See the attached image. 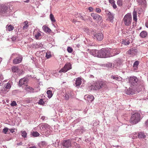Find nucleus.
Here are the masks:
<instances>
[{"mask_svg":"<svg viewBox=\"0 0 148 148\" xmlns=\"http://www.w3.org/2000/svg\"><path fill=\"white\" fill-rule=\"evenodd\" d=\"M108 48H102L100 50H92L88 49L87 51L90 54L99 58H106L109 57Z\"/></svg>","mask_w":148,"mask_h":148,"instance_id":"f257e3e1","label":"nucleus"},{"mask_svg":"<svg viewBox=\"0 0 148 148\" xmlns=\"http://www.w3.org/2000/svg\"><path fill=\"white\" fill-rule=\"evenodd\" d=\"M38 127H39L40 132L42 134L47 136L50 134L49 126L47 124L42 123L39 125Z\"/></svg>","mask_w":148,"mask_h":148,"instance_id":"f03ea898","label":"nucleus"},{"mask_svg":"<svg viewBox=\"0 0 148 148\" xmlns=\"http://www.w3.org/2000/svg\"><path fill=\"white\" fill-rule=\"evenodd\" d=\"M140 116L138 113H136L132 114L130 119V123L132 124H136L138 123L140 120Z\"/></svg>","mask_w":148,"mask_h":148,"instance_id":"7ed1b4c3","label":"nucleus"},{"mask_svg":"<svg viewBox=\"0 0 148 148\" xmlns=\"http://www.w3.org/2000/svg\"><path fill=\"white\" fill-rule=\"evenodd\" d=\"M132 20V16L130 13L126 14L123 19L125 25L127 26H130L131 25Z\"/></svg>","mask_w":148,"mask_h":148,"instance_id":"20e7f679","label":"nucleus"},{"mask_svg":"<svg viewBox=\"0 0 148 148\" xmlns=\"http://www.w3.org/2000/svg\"><path fill=\"white\" fill-rule=\"evenodd\" d=\"M108 53H109V57H110L113 56H114L115 55L119 54L120 53V51L118 49H111L108 48Z\"/></svg>","mask_w":148,"mask_h":148,"instance_id":"39448f33","label":"nucleus"},{"mask_svg":"<svg viewBox=\"0 0 148 148\" xmlns=\"http://www.w3.org/2000/svg\"><path fill=\"white\" fill-rule=\"evenodd\" d=\"M93 38L98 41H101L103 38V35L102 33L99 32L94 34Z\"/></svg>","mask_w":148,"mask_h":148,"instance_id":"423d86ee","label":"nucleus"},{"mask_svg":"<svg viewBox=\"0 0 148 148\" xmlns=\"http://www.w3.org/2000/svg\"><path fill=\"white\" fill-rule=\"evenodd\" d=\"M138 79L135 76L130 77L129 79V81L131 86H134L137 84Z\"/></svg>","mask_w":148,"mask_h":148,"instance_id":"0eeeda50","label":"nucleus"},{"mask_svg":"<svg viewBox=\"0 0 148 148\" xmlns=\"http://www.w3.org/2000/svg\"><path fill=\"white\" fill-rule=\"evenodd\" d=\"M135 137L136 138H138L140 139H145L146 137V135L144 133L142 132H139L138 133L134 134Z\"/></svg>","mask_w":148,"mask_h":148,"instance_id":"6e6552de","label":"nucleus"},{"mask_svg":"<svg viewBox=\"0 0 148 148\" xmlns=\"http://www.w3.org/2000/svg\"><path fill=\"white\" fill-rule=\"evenodd\" d=\"M8 10V7L4 4L0 5V14L5 13Z\"/></svg>","mask_w":148,"mask_h":148,"instance_id":"1a4fd4ad","label":"nucleus"},{"mask_svg":"<svg viewBox=\"0 0 148 148\" xmlns=\"http://www.w3.org/2000/svg\"><path fill=\"white\" fill-rule=\"evenodd\" d=\"M41 32L37 30H35L33 33L36 39H40L42 36Z\"/></svg>","mask_w":148,"mask_h":148,"instance_id":"9d476101","label":"nucleus"},{"mask_svg":"<svg viewBox=\"0 0 148 148\" xmlns=\"http://www.w3.org/2000/svg\"><path fill=\"white\" fill-rule=\"evenodd\" d=\"M105 12L106 14L108 15L109 20L111 22H113L114 18V16L113 14L108 10H106Z\"/></svg>","mask_w":148,"mask_h":148,"instance_id":"9b49d317","label":"nucleus"},{"mask_svg":"<svg viewBox=\"0 0 148 148\" xmlns=\"http://www.w3.org/2000/svg\"><path fill=\"white\" fill-rule=\"evenodd\" d=\"M22 59L23 58L21 56H19L13 60V63L14 64L19 63L22 61Z\"/></svg>","mask_w":148,"mask_h":148,"instance_id":"f8f14e48","label":"nucleus"},{"mask_svg":"<svg viewBox=\"0 0 148 148\" xmlns=\"http://www.w3.org/2000/svg\"><path fill=\"white\" fill-rule=\"evenodd\" d=\"M133 20L135 21L134 22H133V26H136V22H137V12L134 10L133 12Z\"/></svg>","mask_w":148,"mask_h":148,"instance_id":"ddd939ff","label":"nucleus"},{"mask_svg":"<svg viewBox=\"0 0 148 148\" xmlns=\"http://www.w3.org/2000/svg\"><path fill=\"white\" fill-rule=\"evenodd\" d=\"M104 84L102 82H97L95 83V86L96 89H99L103 86Z\"/></svg>","mask_w":148,"mask_h":148,"instance_id":"4468645a","label":"nucleus"},{"mask_svg":"<svg viewBox=\"0 0 148 148\" xmlns=\"http://www.w3.org/2000/svg\"><path fill=\"white\" fill-rule=\"evenodd\" d=\"M122 60L121 59L118 58L114 61V64L117 66H119L122 64Z\"/></svg>","mask_w":148,"mask_h":148,"instance_id":"2eb2a0df","label":"nucleus"},{"mask_svg":"<svg viewBox=\"0 0 148 148\" xmlns=\"http://www.w3.org/2000/svg\"><path fill=\"white\" fill-rule=\"evenodd\" d=\"M131 40L128 38H125L122 39L121 41L122 44L125 45H129L130 43V41Z\"/></svg>","mask_w":148,"mask_h":148,"instance_id":"dca6fc26","label":"nucleus"},{"mask_svg":"<svg viewBox=\"0 0 148 148\" xmlns=\"http://www.w3.org/2000/svg\"><path fill=\"white\" fill-rule=\"evenodd\" d=\"M82 83V79L80 77H78L76 79L75 84V86L77 87L78 88L81 84Z\"/></svg>","mask_w":148,"mask_h":148,"instance_id":"f3484780","label":"nucleus"},{"mask_svg":"<svg viewBox=\"0 0 148 148\" xmlns=\"http://www.w3.org/2000/svg\"><path fill=\"white\" fill-rule=\"evenodd\" d=\"M47 145V143L45 141H42L39 143V146L40 148L45 147Z\"/></svg>","mask_w":148,"mask_h":148,"instance_id":"a211bd4d","label":"nucleus"},{"mask_svg":"<svg viewBox=\"0 0 148 148\" xmlns=\"http://www.w3.org/2000/svg\"><path fill=\"white\" fill-rule=\"evenodd\" d=\"M91 16L94 20H99L100 18V16L96 13H92Z\"/></svg>","mask_w":148,"mask_h":148,"instance_id":"6ab92c4d","label":"nucleus"},{"mask_svg":"<svg viewBox=\"0 0 148 148\" xmlns=\"http://www.w3.org/2000/svg\"><path fill=\"white\" fill-rule=\"evenodd\" d=\"M137 51V50L134 48H132L128 50L127 51V53L129 55H133L134 52H136Z\"/></svg>","mask_w":148,"mask_h":148,"instance_id":"aec40b11","label":"nucleus"},{"mask_svg":"<svg viewBox=\"0 0 148 148\" xmlns=\"http://www.w3.org/2000/svg\"><path fill=\"white\" fill-rule=\"evenodd\" d=\"M42 29L44 31L47 33H50L51 32V29L46 25H44L42 27Z\"/></svg>","mask_w":148,"mask_h":148,"instance_id":"412c9836","label":"nucleus"},{"mask_svg":"<svg viewBox=\"0 0 148 148\" xmlns=\"http://www.w3.org/2000/svg\"><path fill=\"white\" fill-rule=\"evenodd\" d=\"M71 69V65L70 63L67 62L65 64V72Z\"/></svg>","mask_w":148,"mask_h":148,"instance_id":"4be33fe9","label":"nucleus"},{"mask_svg":"<svg viewBox=\"0 0 148 148\" xmlns=\"http://www.w3.org/2000/svg\"><path fill=\"white\" fill-rule=\"evenodd\" d=\"M85 97H87V100L89 101H90L91 102L93 101L94 99V97L91 95H86Z\"/></svg>","mask_w":148,"mask_h":148,"instance_id":"5701e85b","label":"nucleus"},{"mask_svg":"<svg viewBox=\"0 0 148 148\" xmlns=\"http://www.w3.org/2000/svg\"><path fill=\"white\" fill-rule=\"evenodd\" d=\"M12 71L13 73H18V71H20V69L18 66H12L11 68Z\"/></svg>","mask_w":148,"mask_h":148,"instance_id":"b1692460","label":"nucleus"},{"mask_svg":"<svg viewBox=\"0 0 148 148\" xmlns=\"http://www.w3.org/2000/svg\"><path fill=\"white\" fill-rule=\"evenodd\" d=\"M147 32L146 31H144L140 32L139 35L142 38H145L147 37Z\"/></svg>","mask_w":148,"mask_h":148,"instance_id":"393cba45","label":"nucleus"},{"mask_svg":"<svg viewBox=\"0 0 148 148\" xmlns=\"http://www.w3.org/2000/svg\"><path fill=\"white\" fill-rule=\"evenodd\" d=\"M27 79L26 78H23L20 79L19 81V85L21 86L26 82Z\"/></svg>","mask_w":148,"mask_h":148,"instance_id":"a878e982","label":"nucleus"},{"mask_svg":"<svg viewBox=\"0 0 148 148\" xmlns=\"http://www.w3.org/2000/svg\"><path fill=\"white\" fill-rule=\"evenodd\" d=\"M23 29H27L29 27L28 22L27 21H24L23 23Z\"/></svg>","mask_w":148,"mask_h":148,"instance_id":"bb28decb","label":"nucleus"},{"mask_svg":"<svg viewBox=\"0 0 148 148\" xmlns=\"http://www.w3.org/2000/svg\"><path fill=\"white\" fill-rule=\"evenodd\" d=\"M6 30L9 31L13 30L14 29V27L11 25H8L6 26Z\"/></svg>","mask_w":148,"mask_h":148,"instance_id":"cd10ccee","label":"nucleus"},{"mask_svg":"<svg viewBox=\"0 0 148 148\" xmlns=\"http://www.w3.org/2000/svg\"><path fill=\"white\" fill-rule=\"evenodd\" d=\"M71 140L69 139L67 140H65V147H69L71 146Z\"/></svg>","mask_w":148,"mask_h":148,"instance_id":"c85d7f7f","label":"nucleus"},{"mask_svg":"<svg viewBox=\"0 0 148 148\" xmlns=\"http://www.w3.org/2000/svg\"><path fill=\"white\" fill-rule=\"evenodd\" d=\"M139 62L138 61H136L133 64V68L134 69L136 70L138 68V66L139 65Z\"/></svg>","mask_w":148,"mask_h":148,"instance_id":"c756f323","label":"nucleus"},{"mask_svg":"<svg viewBox=\"0 0 148 148\" xmlns=\"http://www.w3.org/2000/svg\"><path fill=\"white\" fill-rule=\"evenodd\" d=\"M26 90L29 92H33L34 89L32 87L28 86L27 85L25 87Z\"/></svg>","mask_w":148,"mask_h":148,"instance_id":"7c9ffc66","label":"nucleus"},{"mask_svg":"<svg viewBox=\"0 0 148 148\" xmlns=\"http://www.w3.org/2000/svg\"><path fill=\"white\" fill-rule=\"evenodd\" d=\"M138 5L145 4L146 2V0H136Z\"/></svg>","mask_w":148,"mask_h":148,"instance_id":"2f4dec72","label":"nucleus"},{"mask_svg":"<svg viewBox=\"0 0 148 148\" xmlns=\"http://www.w3.org/2000/svg\"><path fill=\"white\" fill-rule=\"evenodd\" d=\"M32 135L34 137H36L39 136L40 134L37 131H33L31 133Z\"/></svg>","mask_w":148,"mask_h":148,"instance_id":"473e14b6","label":"nucleus"},{"mask_svg":"<svg viewBox=\"0 0 148 148\" xmlns=\"http://www.w3.org/2000/svg\"><path fill=\"white\" fill-rule=\"evenodd\" d=\"M47 97L49 99L51 98L53 96V94L52 92L50 90H48L47 91Z\"/></svg>","mask_w":148,"mask_h":148,"instance_id":"72a5a7b5","label":"nucleus"},{"mask_svg":"<svg viewBox=\"0 0 148 148\" xmlns=\"http://www.w3.org/2000/svg\"><path fill=\"white\" fill-rule=\"evenodd\" d=\"M21 134L22 136L24 138H25L27 137V133L26 131H21Z\"/></svg>","mask_w":148,"mask_h":148,"instance_id":"f704fd0d","label":"nucleus"},{"mask_svg":"<svg viewBox=\"0 0 148 148\" xmlns=\"http://www.w3.org/2000/svg\"><path fill=\"white\" fill-rule=\"evenodd\" d=\"M111 78L112 79L116 80L118 81H120L121 79V77H118L113 75H112L111 76Z\"/></svg>","mask_w":148,"mask_h":148,"instance_id":"c9c22d12","label":"nucleus"},{"mask_svg":"<svg viewBox=\"0 0 148 148\" xmlns=\"http://www.w3.org/2000/svg\"><path fill=\"white\" fill-rule=\"evenodd\" d=\"M50 18L51 21L53 22H54L56 21V20L54 16L52 14H51L50 15Z\"/></svg>","mask_w":148,"mask_h":148,"instance_id":"e433bc0d","label":"nucleus"},{"mask_svg":"<svg viewBox=\"0 0 148 148\" xmlns=\"http://www.w3.org/2000/svg\"><path fill=\"white\" fill-rule=\"evenodd\" d=\"M38 104L40 105H43L45 104V103L42 99H40L38 102Z\"/></svg>","mask_w":148,"mask_h":148,"instance_id":"4c0bfd02","label":"nucleus"},{"mask_svg":"<svg viewBox=\"0 0 148 148\" xmlns=\"http://www.w3.org/2000/svg\"><path fill=\"white\" fill-rule=\"evenodd\" d=\"M117 3L118 5L121 6L123 5V1L122 0H118Z\"/></svg>","mask_w":148,"mask_h":148,"instance_id":"58836bf2","label":"nucleus"},{"mask_svg":"<svg viewBox=\"0 0 148 148\" xmlns=\"http://www.w3.org/2000/svg\"><path fill=\"white\" fill-rule=\"evenodd\" d=\"M125 92L128 95H132V90L130 88L129 90H127Z\"/></svg>","mask_w":148,"mask_h":148,"instance_id":"ea45409f","label":"nucleus"},{"mask_svg":"<svg viewBox=\"0 0 148 148\" xmlns=\"http://www.w3.org/2000/svg\"><path fill=\"white\" fill-rule=\"evenodd\" d=\"M106 66L108 68H111L112 67V64L111 62H108L106 64Z\"/></svg>","mask_w":148,"mask_h":148,"instance_id":"a19ab883","label":"nucleus"},{"mask_svg":"<svg viewBox=\"0 0 148 148\" xmlns=\"http://www.w3.org/2000/svg\"><path fill=\"white\" fill-rule=\"evenodd\" d=\"M67 51L69 53H72L73 51V49L72 47H68L67 48Z\"/></svg>","mask_w":148,"mask_h":148,"instance_id":"79ce46f5","label":"nucleus"},{"mask_svg":"<svg viewBox=\"0 0 148 148\" xmlns=\"http://www.w3.org/2000/svg\"><path fill=\"white\" fill-rule=\"evenodd\" d=\"M51 56L50 52H47L46 53V57L47 59H49L51 58Z\"/></svg>","mask_w":148,"mask_h":148,"instance_id":"37998d69","label":"nucleus"},{"mask_svg":"<svg viewBox=\"0 0 148 148\" xmlns=\"http://www.w3.org/2000/svg\"><path fill=\"white\" fill-rule=\"evenodd\" d=\"M11 87V86L10 83H8L6 85V86L5 87V88L6 89H9Z\"/></svg>","mask_w":148,"mask_h":148,"instance_id":"c03bdc74","label":"nucleus"},{"mask_svg":"<svg viewBox=\"0 0 148 148\" xmlns=\"http://www.w3.org/2000/svg\"><path fill=\"white\" fill-rule=\"evenodd\" d=\"M10 105L12 106H16L17 104L15 101H13L11 103Z\"/></svg>","mask_w":148,"mask_h":148,"instance_id":"a18cd8bd","label":"nucleus"},{"mask_svg":"<svg viewBox=\"0 0 148 148\" xmlns=\"http://www.w3.org/2000/svg\"><path fill=\"white\" fill-rule=\"evenodd\" d=\"M77 16L76 17V18H77V17L79 18L80 19H82V20H85L84 19L83 17L82 16H81L80 14H78L77 15Z\"/></svg>","mask_w":148,"mask_h":148,"instance_id":"49530a36","label":"nucleus"},{"mask_svg":"<svg viewBox=\"0 0 148 148\" xmlns=\"http://www.w3.org/2000/svg\"><path fill=\"white\" fill-rule=\"evenodd\" d=\"M9 129L7 128H5L3 130V132L5 134H6L8 132Z\"/></svg>","mask_w":148,"mask_h":148,"instance_id":"de8ad7c7","label":"nucleus"},{"mask_svg":"<svg viewBox=\"0 0 148 148\" xmlns=\"http://www.w3.org/2000/svg\"><path fill=\"white\" fill-rule=\"evenodd\" d=\"M95 11L99 13L101 12V10L99 8H97L95 9Z\"/></svg>","mask_w":148,"mask_h":148,"instance_id":"09e8293b","label":"nucleus"},{"mask_svg":"<svg viewBox=\"0 0 148 148\" xmlns=\"http://www.w3.org/2000/svg\"><path fill=\"white\" fill-rule=\"evenodd\" d=\"M90 88L91 90H96L95 85H91L90 87Z\"/></svg>","mask_w":148,"mask_h":148,"instance_id":"8fccbe9b","label":"nucleus"},{"mask_svg":"<svg viewBox=\"0 0 148 148\" xmlns=\"http://www.w3.org/2000/svg\"><path fill=\"white\" fill-rule=\"evenodd\" d=\"M70 97V95L66 93L65 94V100H68Z\"/></svg>","mask_w":148,"mask_h":148,"instance_id":"3c124183","label":"nucleus"},{"mask_svg":"<svg viewBox=\"0 0 148 148\" xmlns=\"http://www.w3.org/2000/svg\"><path fill=\"white\" fill-rule=\"evenodd\" d=\"M65 71V66H64L63 68L62 69L59 71V72H64Z\"/></svg>","mask_w":148,"mask_h":148,"instance_id":"603ef678","label":"nucleus"},{"mask_svg":"<svg viewBox=\"0 0 148 148\" xmlns=\"http://www.w3.org/2000/svg\"><path fill=\"white\" fill-rule=\"evenodd\" d=\"M109 2L111 4L115 3V1L114 0H109Z\"/></svg>","mask_w":148,"mask_h":148,"instance_id":"864d4df0","label":"nucleus"},{"mask_svg":"<svg viewBox=\"0 0 148 148\" xmlns=\"http://www.w3.org/2000/svg\"><path fill=\"white\" fill-rule=\"evenodd\" d=\"M3 79V77L2 74L0 73V81H2Z\"/></svg>","mask_w":148,"mask_h":148,"instance_id":"5fc2aeb1","label":"nucleus"},{"mask_svg":"<svg viewBox=\"0 0 148 148\" xmlns=\"http://www.w3.org/2000/svg\"><path fill=\"white\" fill-rule=\"evenodd\" d=\"M83 30L87 33L88 32V28L87 27H85L83 29Z\"/></svg>","mask_w":148,"mask_h":148,"instance_id":"6e6d98bb","label":"nucleus"},{"mask_svg":"<svg viewBox=\"0 0 148 148\" xmlns=\"http://www.w3.org/2000/svg\"><path fill=\"white\" fill-rule=\"evenodd\" d=\"M23 71L22 70H20V71H18V73L19 75H21L23 73Z\"/></svg>","mask_w":148,"mask_h":148,"instance_id":"4d7b16f0","label":"nucleus"},{"mask_svg":"<svg viewBox=\"0 0 148 148\" xmlns=\"http://www.w3.org/2000/svg\"><path fill=\"white\" fill-rule=\"evenodd\" d=\"M112 7L114 9H116L117 8V6L115 4V3L112 4Z\"/></svg>","mask_w":148,"mask_h":148,"instance_id":"13d9d810","label":"nucleus"},{"mask_svg":"<svg viewBox=\"0 0 148 148\" xmlns=\"http://www.w3.org/2000/svg\"><path fill=\"white\" fill-rule=\"evenodd\" d=\"M80 120L79 119H76L73 122V123H77Z\"/></svg>","mask_w":148,"mask_h":148,"instance_id":"bf43d9fd","label":"nucleus"},{"mask_svg":"<svg viewBox=\"0 0 148 148\" xmlns=\"http://www.w3.org/2000/svg\"><path fill=\"white\" fill-rule=\"evenodd\" d=\"M88 9L90 12H91L93 10V8L91 7H89Z\"/></svg>","mask_w":148,"mask_h":148,"instance_id":"052dcab7","label":"nucleus"},{"mask_svg":"<svg viewBox=\"0 0 148 148\" xmlns=\"http://www.w3.org/2000/svg\"><path fill=\"white\" fill-rule=\"evenodd\" d=\"M145 124L146 126L148 127V119L145 122Z\"/></svg>","mask_w":148,"mask_h":148,"instance_id":"680f3d73","label":"nucleus"},{"mask_svg":"<svg viewBox=\"0 0 148 148\" xmlns=\"http://www.w3.org/2000/svg\"><path fill=\"white\" fill-rule=\"evenodd\" d=\"M145 26L146 27L148 28V20L146 22L145 24Z\"/></svg>","mask_w":148,"mask_h":148,"instance_id":"e2e57ef3","label":"nucleus"},{"mask_svg":"<svg viewBox=\"0 0 148 148\" xmlns=\"http://www.w3.org/2000/svg\"><path fill=\"white\" fill-rule=\"evenodd\" d=\"M9 130L12 133H13L14 132V130L13 129H10Z\"/></svg>","mask_w":148,"mask_h":148,"instance_id":"0e129e2a","label":"nucleus"},{"mask_svg":"<svg viewBox=\"0 0 148 148\" xmlns=\"http://www.w3.org/2000/svg\"><path fill=\"white\" fill-rule=\"evenodd\" d=\"M23 2L26 3H28L29 1V0H23Z\"/></svg>","mask_w":148,"mask_h":148,"instance_id":"69168bd1","label":"nucleus"},{"mask_svg":"<svg viewBox=\"0 0 148 148\" xmlns=\"http://www.w3.org/2000/svg\"><path fill=\"white\" fill-rule=\"evenodd\" d=\"M29 148H37L36 146H33L30 147Z\"/></svg>","mask_w":148,"mask_h":148,"instance_id":"338daca9","label":"nucleus"},{"mask_svg":"<svg viewBox=\"0 0 148 148\" xmlns=\"http://www.w3.org/2000/svg\"><path fill=\"white\" fill-rule=\"evenodd\" d=\"M94 77V76L93 75H91L90 76V78H93Z\"/></svg>","mask_w":148,"mask_h":148,"instance_id":"774afa93","label":"nucleus"}]
</instances>
